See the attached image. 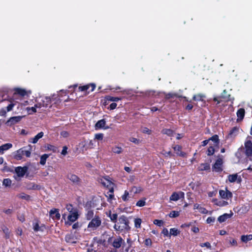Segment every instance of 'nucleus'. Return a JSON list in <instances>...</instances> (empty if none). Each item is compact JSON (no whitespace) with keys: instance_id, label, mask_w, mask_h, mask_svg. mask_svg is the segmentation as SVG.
<instances>
[{"instance_id":"19","label":"nucleus","mask_w":252,"mask_h":252,"mask_svg":"<svg viewBox=\"0 0 252 252\" xmlns=\"http://www.w3.org/2000/svg\"><path fill=\"white\" fill-rule=\"evenodd\" d=\"M65 241L66 243L71 244H75L76 243V238L72 234H66L64 238Z\"/></svg>"},{"instance_id":"59","label":"nucleus","mask_w":252,"mask_h":252,"mask_svg":"<svg viewBox=\"0 0 252 252\" xmlns=\"http://www.w3.org/2000/svg\"><path fill=\"white\" fill-rule=\"evenodd\" d=\"M164 236L170 237V233H168V230L166 228H164L161 232Z\"/></svg>"},{"instance_id":"38","label":"nucleus","mask_w":252,"mask_h":252,"mask_svg":"<svg viewBox=\"0 0 252 252\" xmlns=\"http://www.w3.org/2000/svg\"><path fill=\"white\" fill-rule=\"evenodd\" d=\"M108 217L110 218L112 221L115 223L117 222L118 218V215L117 213L111 214V212H110Z\"/></svg>"},{"instance_id":"47","label":"nucleus","mask_w":252,"mask_h":252,"mask_svg":"<svg viewBox=\"0 0 252 252\" xmlns=\"http://www.w3.org/2000/svg\"><path fill=\"white\" fill-rule=\"evenodd\" d=\"M180 215V212L176 211H172L169 214V216L170 218H176Z\"/></svg>"},{"instance_id":"51","label":"nucleus","mask_w":252,"mask_h":252,"mask_svg":"<svg viewBox=\"0 0 252 252\" xmlns=\"http://www.w3.org/2000/svg\"><path fill=\"white\" fill-rule=\"evenodd\" d=\"M196 222V221H194L193 222H190L189 223H185L182 224L181 225V228H185V227H189L190 226H192V224Z\"/></svg>"},{"instance_id":"6","label":"nucleus","mask_w":252,"mask_h":252,"mask_svg":"<svg viewBox=\"0 0 252 252\" xmlns=\"http://www.w3.org/2000/svg\"><path fill=\"white\" fill-rule=\"evenodd\" d=\"M222 159L220 158L217 159L212 166V169L216 172L220 173L222 171Z\"/></svg>"},{"instance_id":"26","label":"nucleus","mask_w":252,"mask_h":252,"mask_svg":"<svg viewBox=\"0 0 252 252\" xmlns=\"http://www.w3.org/2000/svg\"><path fill=\"white\" fill-rule=\"evenodd\" d=\"M23 151V156H25L27 158L30 157L31 155V146L24 147L21 148Z\"/></svg>"},{"instance_id":"33","label":"nucleus","mask_w":252,"mask_h":252,"mask_svg":"<svg viewBox=\"0 0 252 252\" xmlns=\"http://www.w3.org/2000/svg\"><path fill=\"white\" fill-rule=\"evenodd\" d=\"M208 140H209V141L210 140L213 141L215 146H218L220 142L219 136L217 134L214 135L211 137L209 138Z\"/></svg>"},{"instance_id":"63","label":"nucleus","mask_w":252,"mask_h":252,"mask_svg":"<svg viewBox=\"0 0 252 252\" xmlns=\"http://www.w3.org/2000/svg\"><path fill=\"white\" fill-rule=\"evenodd\" d=\"M14 105H15V104L14 103H10L6 107L7 111L9 112V111H11Z\"/></svg>"},{"instance_id":"49","label":"nucleus","mask_w":252,"mask_h":252,"mask_svg":"<svg viewBox=\"0 0 252 252\" xmlns=\"http://www.w3.org/2000/svg\"><path fill=\"white\" fill-rule=\"evenodd\" d=\"M199 246L203 248V247H206L207 249H209V250H211V248H212V247H211V244L208 242H205V243H200L199 244Z\"/></svg>"},{"instance_id":"31","label":"nucleus","mask_w":252,"mask_h":252,"mask_svg":"<svg viewBox=\"0 0 252 252\" xmlns=\"http://www.w3.org/2000/svg\"><path fill=\"white\" fill-rule=\"evenodd\" d=\"M252 240V234L243 235L241 237V240L244 243H247L248 241Z\"/></svg>"},{"instance_id":"30","label":"nucleus","mask_w":252,"mask_h":252,"mask_svg":"<svg viewBox=\"0 0 252 252\" xmlns=\"http://www.w3.org/2000/svg\"><path fill=\"white\" fill-rule=\"evenodd\" d=\"M105 99L108 101L117 102L121 100L122 98L119 97H114L110 95H106L105 97Z\"/></svg>"},{"instance_id":"11","label":"nucleus","mask_w":252,"mask_h":252,"mask_svg":"<svg viewBox=\"0 0 252 252\" xmlns=\"http://www.w3.org/2000/svg\"><path fill=\"white\" fill-rule=\"evenodd\" d=\"M95 84L94 83H90L89 84H87L86 85L82 86L79 87V90L81 92H84L88 91L90 87H91V89L90 90L91 92H93L94 91L95 88Z\"/></svg>"},{"instance_id":"18","label":"nucleus","mask_w":252,"mask_h":252,"mask_svg":"<svg viewBox=\"0 0 252 252\" xmlns=\"http://www.w3.org/2000/svg\"><path fill=\"white\" fill-rule=\"evenodd\" d=\"M50 215L53 219L57 220H60L61 215L59 213V209H53L50 210Z\"/></svg>"},{"instance_id":"36","label":"nucleus","mask_w":252,"mask_h":252,"mask_svg":"<svg viewBox=\"0 0 252 252\" xmlns=\"http://www.w3.org/2000/svg\"><path fill=\"white\" fill-rule=\"evenodd\" d=\"M2 230L3 232L4 233L5 236L4 238L6 239H8L10 238V232L9 231V229L6 226L3 225L2 227Z\"/></svg>"},{"instance_id":"4","label":"nucleus","mask_w":252,"mask_h":252,"mask_svg":"<svg viewBox=\"0 0 252 252\" xmlns=\"http://www.w3.org/2000/svg\"><path fill=\"white\" fill-rule=\"evenodd\" d=\"M91 202H87L85 205L86 213L85 214V218L87 220H91L94 217V211L91 209Z\"/></svg>"},{"instance_id":"3","label":"nucleus","mask_w":252,"mask_h":252,"mask_svg":"<svg viewBox=\"0 0 252 252\" xmlns=\"http://www.w3.org/2000/svg\"><path fill=\"white\" fill-rule=\"evenodd\" d=\"M91 220L88 225V228H89L96 229L101 224V220L98 216L95 215L94 218Z\"/></svg>"},{"instance_id":"25","label":"nucleus","mask_w":252,"mask_h":252,"mask_svg":"<svg viewBox=\"0 0 252 252\" xmlns=\"http://www.w3.org/2000/svg\"><path fill=\"white\" fill-rule=\"evenodd\" d=\"M23 154L21 148L17 150L14 153L13 158L14 159L19 160L23 158Z\"/></svg>"},{"instance_id":"14","label":"nucleus","mask_w":252,"mask_h":252,"mask_svg":"<svg viewBox=\"0 0 252 252\" xmlns=\"http://www.w3.org/2000/svg\"><path fill=\"white\" fill-rule=\"evenodd\" d=\"M233 215V212L230 211V214L224 213L223 215L219 216L218 218V220L220 222L222 223L226 221V220L230 218Z\"/></svg>"},{"instance_id":"58","label":"nucleus","mask_w":252,"mask_h":252,"mask_svg":"<svg viewBox=\"0 0 252 252\" xmlns=\"http://www.w3.org/2000/svg\"><path fill=\"white\" fill-rule=\"evenodd\" d=\"M129 141L136 144H138L140 143V140L134 137H130L129 138Z\"/></svg>"},{"instance_id":"24","label":"nucleus","mask_w":252,"mask_h":252,"mask_svg":"<svg viewBox=\"0 0 252 252\" xmlns=\"http://www.w3.org/2000/svg\"><path fill=\"white\" fill-rule=\"evenodd\" d=\"M14 95L18 94L21 96H24L27 95V91L22 88H17L14 89Z\"/></svg>"},{"instance_id":"13","label":"nucleus","mask_w":252,"mask_h":252,"mask_svg":"<svg viewBox=\"0 0 252 252\" xmlns=\"http://www.w3.org/2000/svg\"><path fill=\"white\" fill-rule=\"evenodd\" d=\"M27 167L26 166L24 167H21V166H18L15 169V172L17 173L18 177H23L25 174H26L27 171Z\"/></svg>"},{"instance_id":"8","label":"nucleus","mask_w":252,"mask_h":252,"mask_svg":"<svg viewBox=\"0 0 252 252\" xmlns=\"http://www.w3.org/2000/svg\"><path fill=\"white\" fill-rule=\"evenodd\" d=\"M219 194L221 198L224 199H229L232 197V192L228 190L227 188H225V190H220Z\"/></svg>"},{"instance_id":"53","label":"nucleus","mask_w":252,"mask_h":252,"mask_svg":"<svg viewBox=\"0 0 252 252\" xmlns=\"http://www.w3.org/2000/svg\"><path fill=\"white\" fill-rule=\"evenodd\" d=\"M228 204V202L226 201L222 200V201H219V203H218L217 206L220 207H223L226 206Z\"/></svg>"},{"instance_id":"20","label":"nucleus","mask_w":252,"mask_h":252,"mask_svg":"<svg viewBox=\"0 0 252 252\" xmlns=\"http://www.w3.org/2000/svg\"><path fill=\"white\" fill-rule=\"evenodd\" d=\"M78 218V214L76 209L74 210V212L71 213L68 216L67 219L68 220L71 222H74Z\"/></svg>"},{"instance_id":"60","label":"nucleus","mask_w":252,"mask_h":252,"mask_svg":"<svg viewBox=\"0 0 252 252\" xmlns=\"http://www.w3.org/2000/svg\"><path fill=\"white\" fill-rule=\"evenodd\" d=\"M215 220V218L214 217H210L207 219L206 222L207 223H211L212 222H214Z\"/></svg>"},{"instance_id":"64","label":"nucleus","mask_w":252,"mask_h":252,"mask_svg":"<svg viewBox=\"0 0 252 252\" xmlns=\"http://www.w3.org/2000/svg\"><path fill=\"white\" fill-rule=\"evenodd\" d=\"M217 193V190L212 191H209L208 193V196L209 197H213V196H215Z\"/></svg>"},{"instance_id":"48","label":"nucleus","mask_w":252,"mask_h":252,"mask_svg":"<svg viewBox=\"0 0 252 252\" xmlns=\"http://www.w3.org/2000/svg\"><path fill=\"white\" fill-rule=\"evenodd\" d=\"M146 198H144L143 199L139 200L138 201L136 204V205L138 207H143L146 204Z\"/></svg>"},{"instance_id":"1","label":"nucleus","mask_w":252,"mask_h":252,"mask_svg":"<svg viewBox=\"0 0 252 252\" xmlns=\"http://www.w3.org/2000/svg\"><path fill=\"white\" fill-rule=\"evenodd\" d=\"M129 224V221L125 215H122L119 218L118 221L114 225V228L116 231L120 232L127 233L131 229Z\"/></svg>"},{"instance_id":"23","label":"nucleus","mask_w":252,"mask_h":252,"mask_svg":"<svg viewBox=\"0 0 252 252\" xmlns=\"http://www.w3.org/2000/svg\"><path fill=\"white\" fill-rule=\"evenodd\" d=\"M193 209H197L199 212L203 214H207L208 213V211L204 207L201 206L199 204L195 203L193 205Z\"/></svg>"},{"instance_id":"16","label":"nucleus","mask_w":252,"mask_h":252,"mask_svg":"<svg viewBox=\"0 0 252 252\" xmlns=\"http://www.w3.org/2000/svg\"><path fill=\"white\" fill-rule=\"evenodd\" d=\"M106 121L104 119H101L97 121L95 125V128L96 129L104 128L105 129H108V126H105Z\"/></svg>"},{"instance_id":"57","label":"nucleus","mask_w":252,"mask_h":252,"mask_svg":"<svg viewBox=\"0 0 252 252\" xmlns=\"http://www.w3.org/2000/svg\"><path fill=\"white\" fill-rule=\"evenodd\" d=\"M103 138V134L101 133L95 134V139L99 140H102Z\"/></svg>"},{"instance_id":"50","label":"nucleus","mask_w":252,"mask_h":252,"mask_svg":"<svg viewBox=\"0 0 252 252\" xmlns=\"http://www.w3.org/2000/svg\"><path fill=\"white\" fill-rule=\"evenodd\" d=\"M129 193L127 190H125L124 194L122 196V199L124 201H127L128 200Z\"/></svg>"},{"instance_id":"5","label":"nucleus","mask_w":252,"mask_h":252,"mask_svg":"<svg viewBox=\"0 0 252 252\" xmlns=\"http://www.w3.org/2000/svg\"><path fill=\"white\" fill-rule=\"evenodd\" d=\"M66 178L75 185L79 186L81 185V179L75 174L71 173H68Z\"/></svg>"},{"instance_id":"10","label":"nucleus","mask_w":252,"mask_h":252,"mask_svg":"<svg viewBox=\"0 0 252 252\" xmlns=\"http://www.w3.org/2000/svg\"><path fill=\"white\" fill-rule=\"evenodd\" d=\"M22 118L23 116H21L12 117L9 118L6 123L9 126L14 125L19 122Z\"/></svg>"},{"instance_id":"7","label":"nucleus","mask_w":252,"mask_h":252,"mask_svg":"<svg viewBox=\"0 0 252 252\" xmlns=\"http://www.w3.org/2000/svg\"><path fill=\"white\" fill-rule=\"evenodd\" d=\"M245 154L248 158L252 157V142L250 140L245 142Z\"/></svg>"},{"instance_id":"37","label":"nucleus","mask_w":252,"mask_h":252,"mask_svg":"<svg viewBox=\"0 0 252 252\" xmlns=\"http://www.w3.org/2000/svg\"><path fill=\"white\" fill-rule=\"evenodd\" d=\"M45 148L46 150L52 151L54 153H57L58 152V148L54 145L51 144H47Z\"/></svg>"},{"instance_id":"28","label":"nucleus","mask_w":252,"mask_h":252,"mask_svg":"<svg viewBox=\"0 0 252 252\" xmlns=\"http://www.w3.org/2000/svg\"><path fill=\"white\" fill-rule=\"evenodd\" d=\"M199 171H210V165L208 163H201L198 167Z\"/></svg>"},{"instance_id":"29","label":"nucleus","mask_w":252,"mask_h":252,"mask_svg":"<svg viewBox=\"0 0 252 252\" xmlns=\"http://www.w3.org/2000/svg\"><path fill=\"white\" fill-rule=\"evenodd\" d=\"M12 147V144L11 143H6L3 144L0 146V153H3L4 151H6Z\"/></svg>"},{"instance_id":"61","label":"nucleus","mask_w":252,"mask_h":252,"mask_svg":"<svg viewBox=\"0 0 252 252\" xmlns=\"http://www.w3.org/2000/svg\"><path fill=\"white\" fill-rule=\"evenodd\" d=\"M191 230L195 233H197L199 232V229L198 227L194 225L192 226Z\"/></svg>"},{"instance_id":"40","label":"nucleus","mask_w":252,"mask_h":252,"mask_svg":"<svg viewBox=\"0 0 252 252\" xmlns=\"http://www.w3.org/2000/svg\"><path fill=\"white\" fill-rule=\"evenodd\" d=\"M180 233V231L176 228H172L170 229V237L171 235H173L174 236H176L179 235Z\"/></svg>"},{"instance_id":"42","label":"nucleus","mask_w":252,"mask_h":252,"mask_svg":"<svg viewBox=\"0 0 252 252\" xmlns=\"http://www.w3.org/2000/svg\"><path fill=\"white\" fill-rule=\"evenodd\" d=\"M32 225H33V229L35 232H38L39 231H43V230L41 229V227L39 226L38 220H37V221L35 222H33Z\"/></svg>"},{"instance_id":"54","label":"nucleus","mask_w":252,"mask_h":252,"mask_svg":"<svg viewBox=\"0 0 252 252\" xmlns=\"http://www.w3.org/2000/svg\"><path fill=\"white\" fill-rule=\"evenodd\" d=\"M132 189L134 191L135 193L140 192L142 191V189L141 187H133Z\"/></svg>"},{"instance_id":"39","label":"nucleus","mask_w":252,"mask_h":252,"mask_svg":"<svg viewBox=\"0 0 252 252\" xmlns=\"http://www.w3.org/2000/svg\"><path fill=\"white\" fill-rule=\"evenodd\" d=\"M161 133L163 134H166L168 136H172L173 134V131L171 129L164 128L162 130Z\"/></svg>"},{"instance_id":"52","label":"nucleus","mask_w":252,"mask_h":252,"mask_svg":"<svg viewBox=\"0 0 252 252\" xmlns=\"http://www.w3.org/2000/svg\"><path fill=\"white\" fill-rule=\"evenodd\" d=\"M144 244L148 247H151L152 245V241L150 238L146 239L144 241Z\"/></svg>"},{"instance_id":"62","label":"nucleus","mask_w":252,"mask_h":252,"mask_svg":"<svg viewBox=\"0 0 252 252\" xmlns=\"http://www.w3.org/2000/svg\"><path fill=\"white\" fill-rule=\"evenodd\" d=\"M142 132L144 133H147L149 135L151 134V133H152V131L151 130L149 129L147 127H144L142 130Z\"/></svg>"},{"instance_id":"32","label":"nucleus","mask_w":252,"mask_h":252,"mask_svg":"<svg viewBox=\"0 0 252 252\" xmlns=\"http://www.w3.org/2000/svg\"><path fill=\"white\" fill-rule=\"evenodd\" d=\"M205 97V96L203 94H197L196 95H194L192 99L195 101H203L204 100V98Z\"/></svg>"},{"instance_id":"21","label":"nucleus","mask_w":252,"mask_h":252,"mask_svg":"<svg viewBox=\"0 0 252 252\" xmlns=\"http://www.w3.org/2000/svg\"><path fill=\"white\" fill-rule=\"evenodd\" d=\"M44 135V133L42 131L40 132L34 137L30 138L29 142L33 144H35L37 142L38 140L41 138Z\"/></svg>"},{"instance_id":"9","label":"nucleus","mask_w":252,"mask_h":252,"mask_svg":"<svg viewBox=\"0 0 252 252\" xmlns=\"http://www.w3.org/2000/svg\"><path fill=\"white\" fill-rule=\"evenodd\" d=\"M185 193L184 192L180 191L178 192H174L170 197V200L176 201L181 198H184Z\"/></svg>"},{"instance_id":"55","label":"nucleus","mask_w":252,"mask_h":252,"mask_svg":"<svg viewBox=\"0 0 252 252\" xmlns=\"http://www.w3.org/2000/svg\"><path fill=\"white\" fill-rule=\"evenodd\" d=\"M154 223L158 226H161L163 224V221L162 220H155Z\"/></svg>"},{"instance_id":"27","label":"nucleus","mask_w":252,"mask_h":252,"mask_svg":"<svg viewBox=\"0 0 252 252\" xmlns=\"http://www.w3.org/2000/svg\"><path fill=\"white\" fill-rule=\"evenodd\" d=\"M245 111L244 108H240L237 112V121L242 120L245 116Z\"/></svg>"},{"instance_id":"12","label":"nucleus","mask_w":252,"mask_h":252,"mask_svg":"<svg viewBox=\"0 0 252 252\" xmlns=\"http://www.w3.org/2000/svg\"><path fill=\"white\" fill-rule=\"evenodd\" d=\"M239 128L237 126L233 127L228 133L226 138L227 139H232L235 137L238 134Z\"/></svg>"},{"instance_id":"22","label":"nucleus","mask_w":252,"mask_h":252,"mask_svg":"<svg viewBox=\"0 0 252 252\" xmlns=\"http://www.w3.org/2000/svg\"><path fill=\"white\" fill-rule=\"evenodd\" d=\"M228 179L230 183H234L236 181L238 183H240L242 180L240 177L238 178V175L237 174L228 175Z\"/></svg>"},{"instance_id":"46","label":"nucleus","mask_w":252,"mask_h":252,"mask_svg":"<svg viewBox=\"0 0 252 252\" xmlns=\"http://www.w3.org/2000/svg\"><path fill=\"white\" fill-rule=\"evenodd\" d=\"M12 181L9 178H6L3 179L2 182V185L6 187H10L11 185Z\"/></svg>"},{"instance_id":"15","label":"nucleus","mask_w":252,"mask_h":252,"mask_svg":"<svg viewBox=\"0 0 252 252\" xmlns=\"http://www.w3.org/2000/svg\"><path fill=\"white\" fill-rule=\"evenodd\" d=\"M174 150L176 152L177 155L181 157H185L186 155V153L182 151V147L179 145H176L173 147Z\"/></svg>"},{"instance_id":"41","label":"nucleus","mask_w":252,"mask_h":252,"mask_svg":"<svg viewBox=\"0 0 252 252\" xmlns=\"http://www.w3.org/2000/svg\"><path fill=\"white\" fill-rule=\"evenodd\" d=\"M17 196L20 199H25L26 200H29L31 198V196L29 195L26 194L25 193L19 194Z\"/></svg>"},{"instance_id":"56","label":"nucleus","mask_w":252,"mask_h":252,"mask_svg":"<svg viewBox=\"0 0 252 252\" xmlns=\"http://www.w3.org/2000/svg\"><path fill=\"white\" fill-rule=\"evenodd\" d=\"M66 208L67 210V211L70 212V213H71L74 212V211H73L74 208L73 207V206L71 204H67L66 206Z\"/></svg>"},{"instance_id":"44","label":"nucleus","mask_w":252,"mask_h":252,"mask_svg":"<svg viewBox=\"0 0 252 252\" xmlns=\"http://www.w3.org/2000/svg\"><path fill=\"white\" fill-rule=\"evenodd\" d=\"M134 226L137 228H140L141 226L142 220L140 218L135 219L134 220Z\"/></svg>"},{"instance_id":"45","label":"nucleus","mask_w":252,"mask_h":252,"mask_svg":"<svg viewBox=\"0 0 252 252\" xmlns=\"http://www.w3.org/2000/svg\"><path fill=\"white\" fill-rule=\"evenodd\" d=\"M215 150L214 147L212 146H210L208 148L206 154H207V156H211L213 155V154L215 153Z\"/></svg>"},{"instance_id":"35","label":"nucleus","mask_w":252,"mask_h":252,"mask_svg":"<svg viewBox=\"0 0 252 252\" xmlns=\"http://www.w3.org/2000/svg\"><path fill=\"white\" fill-rule=\"evenodd\" d=\"M50 155L44 154L40 157V163L41 165H45L47 159L49 157Z\"/></svg>"},{"instance_id":"34","label":"nucleus","mask_w":252,"mask_h":252,"mask_svg":"<svg viewBox=\"0 0 252 252\" xmlns=\"http://www.w3.org/2000/svg\"><path fill=\"white\" fill-rule=\"evenodd\" d=\"M180 97L182 96L178 95L177 94L169 93L165 94V98L166 99H169L170 98H174L175 97L180 98Z\"/></svg>"},{"instance_id":"43","label":"nucleus","mask_w":252,"mask_h":252,"mask_svg":"<svg viewBox=\"0 0 252 252\" xmlns=\"http://www.w3.org/2000/svg\"><path fill=\"white\" fill-rule=\"evenodd\" d=\"M112 151L115 154H121L123 152V149L121 147L114 146L112 148Z\"/></svg>"},{"instance_id":"2","label":"nucleus","mask_w":252,"mask_h":252,"mask_svg":"<svg viewBox=\"0 0 252 252\" xmlns=\"http://www.w3.org/2000/svg\"><path fill=\"white\" fill-rule=\"evenodd\" d=\"M60 100L59 98L58 94H54L50 96H45L41 100L42 102H39L35 104V107H38L39 108H41L42 107H51V102L52 101H55V103H56L58 101Z\"/></svg>"},{"instance_id":"17","label":"nucleus","mask_w":252,"mask_h":252,"mask_svg":"<svg viewBox=\"0 0 252 252\" xmlns=\"http://www.w3.org/2000/svg\"><path fill=\"white\" fill-rule=\"evenodd\" d=\"M123 242V238L121 236H119L117 238L114 239L112 246L116 249H119L121 247Z\"/></svg>"}]
</instances>
